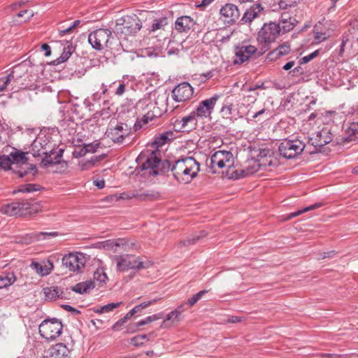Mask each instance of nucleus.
Returning a JSON list of instances; mask_svg holds the SVG:
<instances>
[{"mask_svg": "<svg viewBox=\"0 0 358 358\" xmlns=\"http://www.w3.org/2000/svg\"><path fill=\"white\" fill-rule=\"evenodd\" d=\"M66 45L64 46L61 56L57 59V64L67 61L75 50L71 42L66 41Z\"/></svg>", "mask_w": 358, "mask_h": 358, "instance_id": "nucleus-33", "label": "nucleus"}, {"mask_svg": "<svg viewBox=\"0 0 358 358\" xmlns=\"http://www.w3.org/2000/svg\"><path fill=\"white\" fill-rule=\"evenodd\" d=\"M127 321V319H126L124 317L118 320L113 326V329L115 330H117V327L122 325Z\"/></svg>", "mask_w": 358, "mask_h": 358, "instance_id": "nucleus-61", "label": "nucleus"}, {"mask_svg": "<svg viewBox=\"0 0 358 358\" xmlns=\"http://www.w3.org/2000/svg\"><path fill=\"white\" fill-rule=\"evenodd\" d=\"M111 35L112 32L109 29H99L89 34L88 42L94 49L101 50L108 46Z\"/></svg>", "mask_w": 358, "mask_h": 358, "instance_id": "nucleus-13", "label": "nucleus"}, {"mask_svg": "<svg viewBox=\"0 0 358 358\" xmlns=\"http://www.w3.org/2000/svg\"><path fill=\"white\" fill-rule=\"evenodd\" d=\"M264 8L259 3L250 6L244 13L241 21L243 24L250 23L255 18L259 17Z\"/></svg>", "mask_w": 358, "mask_h": 358, "instance_id": "nucleus-25", "label": "nucleus"}, {"mask_svg": "<svg viewBox=\"0 0 358 358\" xmlns=\"http://www.w3.org/2000/svg\"><path fill=\"white\" fill-rule=\"evenodd\" d=\"M106 134L113 142L121 143L126 137L129 136L130 129L124 123H118L116 125L110 123Z\"/></svg>", "mask_w": 358, "mask_h": 358, "instance_id": "nucleus-15", "label": "nucleus"}, {"mask_svg": "<svg viewBox=\"0 0 358 358\" xmlns=\"http://www.w3.org/2000/svg\"><path fill=\"white\" fill-rule=\"evenodd\" d=\"M63 329L62 322L55 318L45 320L39 325V334L43 338L52 341L56 339Z\"/></svg>", "mask_w": 358, "mask_h": 358, "instance_id": "nucleus-10", "label": "nucleus"}, {"mask_svg": "<svg viewBox=\"0 0 358 358\" xmlns=\"http://www.w3.org/2000/svg\"><path fill=\"white\" fill-rule=\"evenodd\" d=\"M24 14H28V17H27V19H30L31 17H32L34 16V12L32 10H24L20 13H17V17H22L24 15Z\"/></svg>", "mask_w": 358, "mask_h": 358, "instance_id": "nucleus-56", "label": "nucleus"}, {"mask_svg": "<svg viewBox=\"0 0 358 358\" xmlns=\"http://www.w3.org/2000/svg\"><path fill=\"white\" fill-rule=\"evenodd\" d=\"M322 206L321 203H315L313 205H310L309 206H307V207H305L303 208V209L301 210H299L296 212H294L292 213H290L288 216V218L289 219H291V218H293V217H297L299 215H300L301 214L303 213H306V212H308V211H310V210H314V209H316V208H320V206Z\"/></svg>", "mask_w": 358, "mask_h": 358, "instance_id": "nucleus-41", "label": "nucleus"}, {"mask_svg": "<svg viewBox=\"0 0 358 358\" xmlns=\"http://www.w3.org/2000/svg\"><path fill=\"white\" fill-rule=\"evenodd\" d=\"M124 194L127 199L136 198L138 201H153L160 196V194L158 192L143 189L136 190Z\"/></svg>", "mask_w": 358, "mask_h": 358, "instance_id": "nucleus-20", "label": "nucleus"}, {"mask_svg": "<svg viewBox=\"0 0 358 358\" xmlns=\"http://www.w3.org/2000/svg\"><path fill=\"white\" fill-rule=\"evenodd\" d=\"M62 264L70 271L80 272L85 264V257L81 252H72L65 255Z\"/></svg>", "mask_w": 358, "mask_h": 358, "instance_id": "nucleus-14", "label": "nucleus"}, {"mask_svg": "<svg viewBox=\"0 0 358 358\" xmlns=\"http://www.w3.org/2000/svg\"><path fill=\"white\" fill-rule=\"evenodd\" d=\"M291 51V46L289 42H285L280 45L273 51L268 54L267 58L271 61L275 60L280 57L288 55Z\"/></svg>", "mask_w": 358, "mask_h": 358, "instance_id": "nucleus-29", "label": "nucleus"}, {"mask_svg": "<svg viewBox=\"0 0 358 358\" xmlns=\"http://www.w3.org/2000/svg\"><path fill=\"white\" fill-rule=\"evenodd\" d=\"M260 164L256 162H251L245 168L236 169V171L229 172L228 178L231 179H238L241 178L248 177L254 174L259 170Z\"/></svg>", "mask_w": 358, "mask_h": 358, "instance_id": "nucleus-18", "label": "nucleus"}, {"mask_svg": "<svg viewBox=\"0 0 358 358\" xmlns=\"http://www.w3.org/2000/svg\"><path fill=\"white\" fill-rule=\"evenodd\" d=\"M220 13L227 22H234L240 16L238 7L232 3H227L224 6L220 9Z\"/></svg>", "mask_w": 358, "mask_h": 358, "instance_id": "nucleus-23", "label": "nucleus"}, {"mask_svg": "<svg viewBox=\"0 0 358 358\" xmlns=\"http://www.w3.org/2000/svg\"><path fill=\"white\" fill-rule=\"evenodd\" d=\"M295 64V62L294 61H289L288 62H287L283 66H282V69L285 70V71H288L289 69H291Z\"/></svg>", "mask_w": 358, "mask_h": 358, "instance_id": "nucleus-64", "label": "nucleus"}, {"mask_svg": "<svg viewBox=\"0 0 358 358\" xmlns=\"http://www.w3.org/2000/svg\"><path fill=\"white\" fill-rule=\"evenodd\" d=\"M175 138V134L173 131H166L155 137L154 145L156 148H160L165 144L171 143Z\"/></svg>", "mask_w": 358, "mask_h": 358, "instance_id": "nucleus-31", "label": "nucleus"}, {"mask_svg": "<svg viewBox=\"0 0 358 358\" xmlns=\"http://www.w3.org/2000/svg\"><path fill=\"white\" fill-rule=\"evenodd\" d=\"M117 83L118 85L115 92V94L118 96H122L126 91V85L122 81H119Z\"/></svg>", "mask_w": 358, "mask_h": 358, "instance_id": "nucleus-53", "label": "nucleus"}, {"mask_svg": "<svg viewBox=\"0 0 358 358\" xmlns=\"http://www.w3.org/2000/svg\"><path fill=\"white\" fill-rule=\"evenodd\" d=\"M90 99H92V101H94V103L95 102H98L100 101V99H101V94L99 93V92H95L94 93L92 96L90 97Z\"/></svg>", "mask_w": 358, "mask_h": 358, "instance_id": "nucleus-62", "label": "nucleus"}, {"mask_svg": "<svg viewBox=\"0 0 358 358\" xmlns=\"http://www.w3.org/2000/svg\"><path fill=\"white\" fill-rule=\"evenodd\" d=\"M113 260L116 264L117 271L120 272L129 269L138 271L148 267L141 258L131 255H116Z\"/></svg>", "mask_w": 358, "mask_h": 358, "instance_id": "nucleus-8", "label": "nucleus"}, {"mask_svg": "<svg viewBox=\"0 0 358 358\" xmlns=\"http://www.w3.org/2000/svg\"><path fill=\"white\" fill-rule=\"evenodd\" d=\"M55 144L50 141V136L41 134L31 145V152L34 157L44 155L41 165L47 167L50 164L60 162L63 150L60 149L59 153L54 151Z\"/></svg>", "mask_w": 358, "mask_h": 358, "instance_id": "nucleus-2", "label": "nucleus"}, {"mask_svg": "<svg viewBox=\"0 0 358 358\" xmlns=\"http://www.w3.org/2000/svg\"><path fill=\"white\" fill-rule=\"evenodd\" d=\"M332 141L331 134L329 129L323 128L317 131L315 136L309 138V143L315 148H321Z\"/></svg>", "mask_w": 358, "mask_h": 358, "instance_id": "nucleus-19", "label": "nucleus"}, {"mask_svg": "<svg viewBox=\"0 0 358 358\" xmlns=\"http://www.w3.org/2000/svg\"><path fill=\"white\" fill-rule=\"evenodd\" d=\"M169 170L171 171L177 181L188 184L197 176L200 171V164L194 158L187 157L176 161L173 165L169 163Z\"/></svg>", "mask_w": 358, "mask_h": 358, "instance_id": "nucleus-3", "label": "nucleus"}, {"mask_svg": "<svg viewBox=\"0 0 358 358\" xmlns=\"http://www.w3.org/2000/svg\"><path fill=\"white\" fill-rule=\"evenodd\" d=\"M122 302L117 303H110L99 308H97L94 310L96 313H106L113 311L114 309L117 308L120 306Z\"/></svg>", "mask_w": 358, "mask_h": 358, "instance_id": "nucleus-38", "label": "nucleus"}, {"mask_svg": "<svg viewBox=\"0 0 358 358\" xmlns=\"http://www.w3.org/2000/svg\"><path fill=\"white\" fill-rule=\"evenodd\" d=\"M220 36V33L217 30L207 31L203 36L202 41L204 43L210 44L215 43L217 45V38Z\"/></svg>", "mask_w": 358, "mask_h": 358, "instance_id": "nucleus-35", "label": "nucleus"}, {"mask_svg": "<svg viewBox=\"0 0 358 358\" xmlns=\"http://www.w3.org/2000/svg\"><path fill=\"white\" fill-rule=\"evenodd\" d=\"M206 236V233L205 231H201L199 235L194 236L192 238H187V240L182 242L184 245H189L191 243H194L196 241L200 239L201 238L205 237Z\"/></svg>", "mask_w": 358, "mask_h": 358, "instance_id": "nucleus-49", "label": "nucleus"}, {"mask_svg": "<svg viewBox=\"0 0 358 358\" xmlns=\"http://www.w3.org/2000/svg\"><path fill=\"white\" fill-rule=\"evenodd\" d=\"M41 48L45 51V56L48 57L51 55V48L47 43L42 45Z\"/></svg>", "mask_w": 358, "mask_h": 358, "instance_id": "nucleus-59", "label": "nucleus"}, {"mask_svg": "<svg viewBox=\"0 0 358 358\" xmlns=\"http://www.w3.org/2000/svg\"><path fill=\"white\" fill-rule=\"evenodd\" d=\"M219 96L215 94L213 96L202 101L195 110L192 111L196 117H207L210 115Z\"/></svg>", "mask_w": 358, "mask_h": 358, "instance_id": "nucleus-17", "label": "nucleus"}, {"mask_svg": "<svg viewBox=\"0 0 358 358\" xmlns=\"http://www.w3.org/2000/svg\"><path fill=\"white\" fill-rule=\"evenodd\" d=\"M94 279L100 282H105L108 280V277L103 270L97 269L94 273Z\"/></svg>", "mask_w": 358, "mask_h": 358, "instance_id": "nucleus-47", "label": "nucleus"}, {"mask_svg": "<svg viewBox=\"0 0 358 358\" xmlns=\"http://www.w3.org/2000/svg\"><path fill=\"white\" fill-rule=\"evenodd\" d=\"M41 205L34 200L21 201V215L27 216L36 214L41 210Z\"/></svg>", "mask_w": 358, "mask_h": 358, "instance_id": "nucleus-26", "label": "nucleus"}, {"mask_svg": "<svg viewBox=\"0 0 358 358\" xmlns=\"http://www.w3.org/2000/svg\"><path fill=\"white\" fill-rule=\"evenodd\" d=\"M70 350L63 343H57L45 351L47 358H69Z\"/></svg>", "mask_w": 358, "mask_h": 358, "instance_id": "nucleus-21", "label": "nucleus"}, {"mask_svg": "<svg viewBox=\"0 0 358 358\" xmlns=\"http://www.w3.org/2000/svg\"><path fill=\"white\" fill-rule=\"evenodd\" d=\"M80 24V21L77 20L74 21L70 26L64 29H59V35L60 36H63L65 34L69 33L73 28H76Z\"/></svg>", "mask_w": 358, "mask_h": 358, "instance_id": "nucleus-48", "label": "nucleus"}, {"mask_svg": "<svg viewBox=\"0 0 358 358\" xmlns=\"http://www.w3.org/2000/svg\"><path fill=\"white\" fill-rule=\"evenodd\" d=\"M231 37V34L222 35L220 33V36L217 38V43H225L229 41Z\"/></svg>", "mask_w": 358, "mask_h": 358, "instance_id": "nucleus-57", "label": "nucleus"}, {"mask_svg": "<svg viewBox=\"0 0 358 358\" xmlns=\"http://www.w3.org/2000/svg\"><path fill=\"white\" fill-rule=\"evenodd\" d=\"M27 152L14 149L8 155H0V171L12 170L19 178L31 180L37 173L35 165L27 163Z\"/></svg>", "mask_w": 358, "mask_h": 358, "instance_id": "nucleus-1", "label": "nucleus"}, {"mask_svg": "<svg viewBox=\"0 0 358 358\" xmlns=\"http://www.w3.org/2000/svg\"><path fill=\"white\" fill-rule=\"evenodd\" d=\"M157 301V299H155L153 300H150V301H144L141 303H140L139 305L141 306V308H143V309L144 308H148V306H150V305L156 303Z\"/></svg>", "mask_w": 358, "mask_h": 358, "instance_id": "nucleus-58", "label": "nucleus"}, {"mask_svg": "<svg viewBox=\"0 0 358 358\" xmlns=\"http://www.w3.org/2000/svg\"><path fill=\"white\" fill-rule=\"evenodd\" d=\"M289 19H294V17H291L287 13H283L281 15V17L280 18V24L282 22H286V21L289 20Z\"/></svg>", "mask_w": 358, "mask_h": 358, "instance_id": "nucleus-60", "label": "nucleus"}, {"mask_svg": "<svg viewBox=\"0 0 358 358\" xmlns=\"http://www.w3.org/2000/svg\"><path fill=\"white\" fill-rule=\"evenodd\" d=\"M232 105H225L222 106L221 112L224 116L229 117L231 115Z\"/></svg>", "mask_w": 358, "mask_h": 358, "instance_id": "nucleus-54", "label": "nucleus"}, {"mask_svg": "<svg viewBox=\"0 0 358 358\" xmlns=\"http://www.w3.org/2000/svg\"><path fill=\"white\" fill-rule=\"evenodd\" d=\"M162 317H163V313H157V314H155V315L148 316L146 318H145L143 320H141L139 322H138L137 323H136L135 324V327H137V328L140 327L141 326H143V325L148 324L149 323H151V322H152L154 321L158 320L162 318Z\"/></svg>", "mask_w": 358, "mask_h": 358, "instance_id": "nucleus-39", "label": "nucleus"}, {"mask_svg": "<svg viewBox=\"0 0 358 358\" xmlns=\"http://www.w3.org/2000/svg\"><path fill=\"white\" fill-rule=\"evenodd\" d=\"M296 3L294 0H280L279 7L281 9H287L288 7L294 6Z\"/></svg>", "mask_w": 358, "mask_h": 358, "instance_id": "nucleus-52", "label": "nucleus"}, {"mask_svg": "<svg viewBox=\"0 0 358 358\" xmlns=\"http://www.w3.org/2000/svg\"><path fill=\"white\" fill-rule=\"evenodd\" d=\"M30 62L24 61L13 66L8 76L13 82L11 90L17 92L20 90H37L40 86L34 83H29L28 76L29 69H31Z\"/></svg>", "mask_w": 358, "mask_h": 358, "instance_id": "nucleus-4", "label": "nucleus"}, {"mask_svg": "<svg viewBox=\"0 0 358 358\" xmlns=\"http://www.w3.org/2000/svg\"><path fill=\"white\" fill-rule=\"evenodd\" d=\"M31 267L41 276L49 275L54 268L53 263L50 259L40 263L32 262Z\"/></svg>", "mask_w": 358, "mask_h": 358, "instance_id": "nucleus-28", "label": "nucleus"}, {"mask_svg": "<svg viewBox=\"0 0 358 358\" xmlns=\"http://www.w3.org/2000/svg\"><path fill=\"white\" fill-rule=\"evenodd\" d=\"M167 24L166 18H160L155 20L151 26V31H155L158 29L163 28L164 26Z\"/></svg>", "mask_w": 358, "mask_h": 358, "instance_id": "nucleus-44", "label": "nucleus"}, {"mask_svg": "<svg viewBox=\"0 0 358 358\" xmlns=\"http://www.w3.org/2000/svg\"><path fill=\"white\" fill-rule=\"evenodd\" d=\"M121 239L123 241L122 242L123 245H122L120 246V248L123 251L128 252V251H130L131 250H138L140 248L139 244L136 242H134V241H131L129 240H127L124 238H121Z\"/></svg>", "mask_w": 358, "mask_h": 358, "instance_id": "nucleus-40", "label": "nucleus"}, {"mask_svg": "<svg viewBox=\"0 0 358 358\" xmlns=\"http://www.w3.org/2000/svg\"><path fill=\"white\" fill-rule=\"evenodd\" d=\"M234 163L233 154L229 151L217 150L210 157V168L213 169L215 167L220 169L228 168L227 171V176L229 171H236L233 167Z\"/></svg>", "mask_w": 358, "mask_h": 358, "instance_id": "nucleus-11", "label": "nucleus"}, {"mask_svg": "<svg viewBox=\"0 0 358 358\" xmlns=\"http://www.w3.org/2000/svg\"><path fill=\"white\" fill-rule=\"evenodd\" d=\"M193 93V87L190 84L183 82L172 90V97L176 102H185L192 96Z\"/></svg>", "mask_w": 358, "mask_h": 358, "instance_id": "nucleus-16", "label": "nucleus"}, {"mask_svg": "<svg viewBox=\"0 0 358 358\" xmlns=\"http://www.w3.org/2000/svg\"><path fill=\"white\" fill-rule=\"evenodd\" d=\"M259 57V49L255 45L250 44H241L235 47V58L234 59V64H242L248 61L252 56Z\"/></svg>", "mask_w": 358, "mask_h": 358, "instance_id": "nucleus-12", "label": "nucleus"}, {"mask_svg": "<svg viewBox=\"0 0 358 358\" xmlns=\"http://www.w3.org/2000/svg\"><path fill=\"white\" fill-rule=\"evenodd\" d=\"M296 22L297 21L296 19H289V20L286 21V22L281 23V31H282L283 33H287L292 31L296 26Z\"/></svg>", "mask_w": 358, "mask_h": 358, "instance_id": "nucleus-43", "label": "nucleus"}, {"mask_svg": "<svg viewBox=\"0 0 358 358\" xmlns=\"http://www.w3.org/2000/svg\"><path fill=\"white\" fill-rule=\"evenodd\" d=\"M9 84L12 85L13 82L9 78L8 75L6 76L0 78V92L5 90Z\"/></svg>", "mask_w": 358, "mask_h": 358, "instance_id": "nucleus-50", "label": "nucleus"}, {"mask_svg": "<svg viewBox=\"0 0 358 358\" xmlns=\"http://www.w3.org/2000/svg\"><path fill=\"white\" fill-rule=\"evenodd\" d=\"M94 287V283L92 281H85L83 282H79L76 285L71 287L72 291L78 293V294H84L88 292L90 290Z\"/></svg>", "mask_w": 358, "mask_h": 358, "instance_id": "nucleus-32", "label": "nucleus"}, {"mask_svg": "<svg viewBox=\"0 0 358 358\" xmlns=\"http://www.w3.org/2000/svg\"><path fill=\"white\" fill-rule=\"evenodd\" d=\"M142 28V22L136 15H124L116 20L114 27L117 34L129 36L136 34Z\"/></svg>", "mask_w": 358, "mask_h": 358, "instance_id": "nucleus-7", "label": "nucleus"}, {"mask_svg": "<svg viewBox=\"0 0 358 358\" xmlns=\"http://www.w3.org/2000/svg\"><path fill=\"white\" fill-rule=\"evenodd\" d=\"M241 321V317L238 316H231L227 319V322L229 323H237Z\"/></svg>", "mask_w": 358, "mask_h": 358, "instance_id": "nucleus-63", "label": "nucleus"}, {"mask_svg": "<svg viewBox=\"0 0 358 358\" xmlns=\"http://www.w3.org/2000/svg\"><path fill=\"white\" fill-rule=\"evenodd\" d=\"M281 32L280 24L273 22L264 23L257 34V41L261 45L259 55L264 54L269 49L271 43L275 42Z\"/></svg>", "mask_w": 358, "mask_h": 358, "instance_id": "nucleus-6", "label": "nucleus"}, {"mask_svg": "<svg viewBox=\"0 0 358 358\" xmlns=\"http://www.w3.org/2000/svg\"><path fill=\"white\" fill-rule=\"evenodd\" d=\"M196 24L195 20L188 15H183L177 18L175 22V29L180 33H187L192 29Z\"/></svg>", "mask_w": 358, "mask_h": 358, "instance_id": "nucleus-24", "label": "nucleus"}, {"mask_svg": "<svg viewBox=\"0 0 358 358\" xmlns=\"http://www.w3.org/2000/svg\"><path fill=\"white\" fill-rule=\"evenodd\" d=\"M122 242L121 238L107 240L102 243V246L105 249L117 252V248H120V246L123 245Z\"/></svg>", "mask_w": 358, "mask_h": 358, "instance_id": "nucleus-36", "label": "nucleus"}, {"mask_svg": "<svg viewBox=\"0 0 358 358\" xmlns=\"http://www.w3.org/2000/svg\"><path fill=\"white\" fill-rule=\"evenodd\" d=\"M186 310V305L182 304L166 316L162 327H169L179 322L182 319V313Z\"/></svg>", "mask_w": 358, "mask_h": 358, "instance_id": "nucleus-22", "label": "nucleus"}, {"mask_svg": "<svg viewBox=\"0 0 358 358\" xmlns=\"http://www.w3.org/2000/svg\"><path fill=\"white\" fill-rule=\"evenodd\" d=\"M58 235L57 232H38L34 233L31 235V241H36L44 239H49L52 237H56Z\"/></svg>", "mask_w": 358, "mask_h": 358, "instance_id": "nucleus-37", "label": "nucleus"}, {"mask_svg": "<svg viewBox=\"0 0 358 358\" xmlns=\"http://www.w3.org/2000/svg\"><path fill=\"white\" fill-rule=\"evenodd\" d=\"M79 167L82 171L88 170L91 169L90 163L87 160H82L78 164Z\"/></svg>", "mask_w": 358, "mask_h": 358, "instance_id": "nucleus-55", "label": "nucleus"}, {"mask_svg": "<svg viewBox=\"0 0 358 358\" xmlns=\"http://www.w3.org/2000/svg\"><path fill=\"white\" fill-rule=\"evenodd\" d=\"M0 212L8 216H22L21 202H12L4 204L0 208Z\"/></svg>", "mask_w": 358, "mask_h": 358, "instance_id": "nucleus-30", "label": "nucleus"}, {"mask_svg": "<svg viewBox=\"0 0 358 358\" xmlns=\"http://www.w3.org/2000/svg\"><path fill=\"white\" fill-rule=\"evenodd\" d=\"M305 144L299 139H285L279 145L280 155L286 159H294L301 154Z\"/></svg>", "mask_w": 358, "mask_h": 358, "instance_id": "nucleus-9", "label": "nucleus"}, {"mask_svg": "<svg viewBox=\"0 0 358 358\" xmlns=\"http://www.w3.org/2000/svg\"><path fill=\"white\" fill-rule=\"evenodd\" d=\"M43 291L45 299L48 301H54L59 299L62 294L59 289L55 287H45Z\"/></svg>", "mask_w": 358, "mask_h": 358, "instance_id": "nucleus-34", "label": "nucleus"}, {"mask_svg": "<svg viewBox=\"0 0 358 358\" xmlns=\"http://www.w3.org/2000/svg\"><path fill=\"white\" fill-rule=\"evenodd\" d=\"M318 55H319V50H315L312 53H310V54H309V55H308L306 56H304L302 58H301L299 59V64L302 65V64H305L306 63H308L309 62H310L311 60L315 59Z\"/></svg>", "mask_w": 358, "mask_h": 358, "instance_id": "nucleus-46", "label": "nucleus"}, {"mask_svg": "<svg viewBox=\"0 0 358 358\" xmlns=\"http://www.w3.org/2000/svg\"><path fill=\"white\" fill-rule=\"evenodd\" d=\"M196 122V116L192 112L188 115L183 117L180 120H177L174 124V127L178 128V130L182 131H187L189 129L193 127Z\"/></svg>", "mask_w": 358, "mask_h": 358, "instance_id": "nucleus-27", "label": "nucleus"}, {"mask_svg": "<svg viewBox=\"0 0 358 358\" xmlns=\"http://www.w3.org/2000/svg\"><path fill=\"white\" fill-rule=\"evenodd\" d=\"M206 292L207 291L206 290H201L196 293V294L193 295L188 299L187 304L189 306H194Z\"/></svg>", "mask_w": 358, "mask_h": 358, "instance_id": "nucleus-45", "label": "nucleus"}, {"mask_svg": "<svg viewBox=\"0 0 358 358\" xmlns=\"http://www.w3.org/2000/svg\"><path fill=\"white\" fill-rule=\"evenodd\" d=\"M38 188L36 187V185L34 184H27L22 186L19 189V192H33L37 191Z\"/></svg>", "mask_w": 358, "mask_h": 358, "instance_id": "nucleus-51", "label": "nucleus"}, {"mask_svg": "<svg viewBox=\"0 0 358 358\" xmlns=\"http://www.w3.org/2000/svg\"><path fill=\"white\" fill-rule=\"evenodd\" d=\"M15 281L13 274H8L6 275H0V289L7 287L12 285Z\"/></svg>", "mask_w": 358, "mask_h": 358, "instance_id": "nucleus-42", "label": "nucleus"}, {"mask_svg": "<svg viewBox=\"0 0 358 358\" xmlns=\"http://www.w3.org/2000/svg\"><path fill=\"white\" fill-rule=\"evenodd\" d=\"M139 167L142 171H148L150 176H156L166 171L169 161H162L161 158L155 152L148 155L141 153L136 159Z\"/></svg>", "mask_w": 358, "mask_h": 358, "instance_id": "nucleus-5", "label": "nucleus"}]
</instances>
